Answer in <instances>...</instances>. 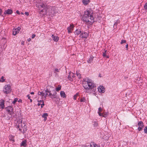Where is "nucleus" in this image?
Returning a JSON list of instances; mask_svg holds the SVG:
<instances>
[{"mask_svg":"<svg viewBox=\"0 0 147 147\" xmlns=\"http://www.w3.org/2000/svg\"><path fill=\"white\" fill-rule=\"evenodd\" d=\"M93 15V11L91 9H87L84 12L82 19V21L87 24H92L94 22Z\"/></svg>","mask_w":147,"mask_h":147,"instance_id":"obj_1","label":"nucleus"},{"mask_svg":"<svg viewBox=\"0 0 147 147\" xmlns=\"http://www.w3.org/2000/svg\"><path fill=\"white\" fill-rule=\"evenodd\" d=\"M16 125L17 128H19V130L23 134L25 133L27 131V126L24 123H22V120H20L18 121Z\"/></svg>","mask_w":147,"mask_h":147,"instance_id":"obj_2","label":"nucleus"},{"mask_svg":"<svg viewBox=\"0 0 147 147\" xmlns=\"http://www.w3.org/2000/svg\"><path fill=\"white\" fill-rule=\"evenodd\" d=\"M45 95L49 96L50 98L52 99L57 98V92L55 90H50L48 89H47L45 90Z\"/></svg>","mask_w":147,"mask_h":147,"instance_id":"obj_3","label":"nucleus"},{"mask_svg":"<svg viewBox=\"0 0 147 147\" xmlns=\"http://www.w3.org/2000/svg\"><path fill=\"white\" fill-rule=\"evenodd\" d=\"M48 14L51 17H53L55 15L58 13V8L55 7H51L49 6Z\"/></svg>","mask_w":147,"mask_h":147,"instance_id":"obj_4","label":"nucleus"},{"mask_svg":"<svg viewBox=\"0 0 147 147\" xmlns=\"http://www.w3.org/2000/svg\"><path fill=\"white\" fill-rule=\"evenodd\" d=\"M83 87L86 90V92L88 93V90H90L93 88L94 90V88L96 87V86L92 82L87 84H84Z\"/></svg>","mask_w":147,"mask_h":147,"instance_id":"obj_5","label":"nucleus"},{"mask_svg":"<svg viewBox=\"0 0 147 147\" xmlns=\"http://www.w3.org/2000/svg\"><path fill=\"white\" fill-rule=\"evenodd\" d=\"M12 90L11 87L9 85H5L3 89V92L5 94L10 93Z\"/></svg>","mask_w":147,"mask_h":147,"instance_id":"obj_6","label":"nucleus"},{"mask_svg":"<svg viewBox=\"0 0 147 147\" xmlns=\"http://www.w3.org/2000/svg\"><path fill=\"white\" fill-rule=\"evenodd\" d=\"M36 2L37 3V6L40 9H41L42 8H43L44 7H45L46 6H47V5L43 3V1H42L41 0H37Z\"/></svg>","mask_w":147,"mask_h":147,"instance_id":"obj_7","label":"nucleus"},{"mask_svg":"<svg viewBox=\"0 0 147 147\" xmlns=\"http://www.w3.org/2000/svg\"><path fill=\"white\" fill-rule=\"evenodd\" d=\"M49 6L47 5L45 7H44L43 9L41 10L39 12L40 14L42 16H44L46 15L47 13V9H48Z\"/></svg>","mask_w":147,"mask_h":147,"instance_id":"obj_8","label":"nucleus"},{"mask_svg":"<svg viewBox=\"0 0 147 147\" xmlns=\"http://www.w3.org/2000/svg\"><path fill=\"white\" fill-rule=\"evenodd\" d=\"M6 111L8 112L9 114L11 115V113H13V109L11 106H8L5 108Z\"/></svg>","mask_w":147,"mask_h":147,"instance_id":"obj_9","label":"nucleus"},{"mask_svg":"<svg viewBox=\"0 0 147 147\" xmlns=\"http://www.w3.org/2000/svg\"><path fill=\"white\" fill-rule=\"evenodd\" d=\"M138 131H141L144 127V125L143 122L142 121H139L138 123Z\"/></svg>","mask_w":147,"mask_h":147,"instance_id":"obj_10","label":"nucleus"},{"mask_svg":"<svg viewBox=\"0 0 147 147\" xmlns=\"http://www.w3.org/2000/svg\"><path fill=\"white\" fill-rule=\"evenodd\" d=\"M74 27V25L73 24H71L69 27L67 28V30L69 33L71 32L72 30H73Z\"/></svg>","mask_w":147,"mask_h":147,"instance_id":"obj_11","label":"nucleus"},{"mask_svg":"<svg viewBox=\"0 0 147 147\" xmlns=\"http://www.w3.org/2000/svg\"><path fill=\"white\" fill-rule=\"evenodd\" d=\"M38 103L37 104V105L38 106H39L41 105V108L43 107V106L45 105V104L44 103V101L43 100H38Z\"/></svg>","mask_w":147,"mask_h":147,"instance_id":"obj_12","label":"nucleus"},{"mask_svg":"<svg viewBox=\"0 0 147 147\" xmlns=\"http://www.w3.org/2000/svg\"><path fill=\"white\" fill-rule=\"evenodd\" d=\"M80 36L82 38H86L88 36V34L87 32H84L83 33H81Z\"/></svg>","mask_w":147,"mask_h":147,"instance_id":"obj_13","label":"nucleus"},{"mask_svg":"<svg viewBox=\"0 0 147 147\" xmlns=\"http://www.w3.org/2000/svg\"><path fill=\"white\" fill-rule=\"evenodd\" d=\"M13 13V11L12 10L9 9H8L7 10H5L4 12V14H11Z\"/></svg>","mask_w":147,"mask_h":147,"instance_id":"obj_14","label":"nucleus"},{"mask_svg":"<svg viewBox=\"0 0 147 147\" xmlns=\"http://www.w3.org/2000/svg\"><path fill=\"white\" fill-rule=\"evenodd\" d=\"M98 91L100 92L103 93L105 92V88L103 86H100L98 88Z\"/></svg>","mask_w":147,"mask_h":147,"instance_id":"obj_15","label":"nucleus"},{"mask_svg":"<svg viewBox=\"0 0 147 147\" xmlns=\"http://www.w3.org/2000/svg\"><path fill=\"white\" fill-rule=\"evenodd\" d=\"M90 147H100L99 144H96L94 142L91 143Z\"/></svg>","mask_w":147,"mask_h":147,"instance_id":"obj_16","label":"nucleus"},{"mask_svg":"<svg viewBox=\"0 0 147 147\" xmlns=\"http://www.w3.org/2000/svg\"><path fill=\"white\" fill-rule=\"evenodd\" d=\"M52 37L54 41L57 42L58 41L59 38L57 36H54L53 35H52Z\"/></svg>","mask_w":147,"mask_h":147,"instance_id":"obj_17","label":"nucleus"},{"mask_svg":"<svg viewBox=\"0 0 147 147\" xmlns=\"http://www.w3.org/2000/svg\"><path fill=\"white\" fill-rule=\"evenodd\" d=\"M84 80L86 82L85 83V84H87L88 83L92 82V80L91 79L88 78H86Z\"/></svg>","mask_w":147,"mask_h":147,"instance_id":"obj_18","label":"nucleus"},{"mask_svg":"<svg viewBox=\"0 0 147 147\" xmlns=\"http://www.w3.org/2000/svg\"><path fill=\"white\" fill-rule=\"evenodd\" d=\"M60 94L61 96L63 97V98H65L66 97V95L65 94V92L63 91H61Z\"/></svg>","mask_w":147,"mask_h":147,"instance_id":"obj_19","label":"nucleus"},{"mask_svg":"<svg viewBox=\"0 0 147 147\" xmlns=\"http://www.w3.org/2000/svg\"><path fill=\"white\" fill-rule=\"evenodd\" d=\"M48 116V114L47 113H45L42 115V117L44 118V121H45L47 120V117Z\"/></svg>","mask_w":147,"mask_h":147,"instance_id":"obj_20","label":"nucleus"},{"mask_svg":"<svg viewBox=\"0 0 147 147\" xmlns=\"http://www.w3.org/2000/svg\"><path fill=\"white\" fill-rule=\"evenodd\" d=\"M19 32L16 28L13 29V35H16Z\"/></svg>","mask_w":147,"mask_h":147,"instance_id":"obj_21","label":"nucleus"},{"mask_svg":"<svg viewBox=\"0 0 147 147\" xmlns=\"http://www.w3.org/2000/svg\"><path fill=\"white\" fill-rule=\"evenodd\" d=\"M74 33L75 34H76L78 35L80 34H81V32L80 29H78L76 30Z\"/></svg>","mask_w":147,"mask_h":147,"instance_id":"obj_22","label":"nucleus"},{"mask_svg":"<svg viewBox=\"0 0 147 147\" xmlns=\"http://www.w3.org/2000/svg\"><path fill=\"white\" fill-rule=\"evenodd\" d=\"M90 2L89 0H83L82 3L84 5H86L88 4Z\"/></svg>","mask_w":147,"mask_h":147,"instance_id":"obj_23","label":"nucleus"},{"mask_svg":"<svg viewBox=\"0 0 147 147\" xmlns=\"http://www.w3.org/2000/svg\"><path fill=\"white\" fill-rule=\"evenodd\" d=\"M26 145V141H23L22 142L21 144H20L21 146H24L25 147Z\"/></svg>","mask_w":147,"mask_h":147,"instance_id":"obj_24","label":"nucleus"},{"mask_svg":"<svg viewBox=\"0 0 147 147\" xmlns=\"http://www.w3.org/2000/svg\"><path fill=\"white\" fill-rule=\"evenodd\" d=\"M104 52H103V57H106L107 58H109V57L106 54V51H107V50H106L105 49H104Z\"/></svg>","mask_w":147,"mask_h":147,"instance_id":"obj_25","label":"nucleus"},{"mask_svg":"<svg viewBox=\"0 0 147 147\" xmlns=\"http://www.w3.org/2000/svg\"><path fill=\"white\" fill-rule=\"evenodd\" d=\"M38 94L39 95L41 96L42 97H43L45 95V93L43 92L39 91L38 92Z\"/></svg>","mask_w":147,"mask_h":147,"instance_id":"obj_26","label":"nucleus"},{"mask_svg":"<svg viewBox=\"0 0 147 147\" xmlns=\"http://www.w3.org/2000/svg\"><path fill=\"white\" fill-rule=\"evenodd\" d=\"M9 139L10 140L13 141V142L14 141V136L11 135L9 136Z\"/></svg>","mask_w":147,"mask_h":147,"instance_id":"obj_27","label":"nucleus"},{"mask_svg":"<svg viewBox=\"0 0 147 147\" xmlns=\"http://www.w3.org/2000/svg\"><path fill=\"white\" fill-rule=\"evenodd\" d=\"M93 57H90L89 59V60L87 61V62L89 63H91L93 61Z\"/></svg>","mask_w":147,"mask_h":147,"instance_id":"obj_28","label":"nucleus"},{"mask_svg":"<svg viewBox=\"0 0 147 147\" xmlns=\"http://www.w3.org/2000/svg\"><path fill=\"white\" fill-rule=\"evenodd\" d=\"M71 75V72H69V75L68 76V79L71 81H72L73 80V79L71 78L70 76Z\"/></svg>","mask_w":147,"mask_h":147,"instance_id":"obj_29","label":"nucleus"},{"mask_svg":"<svg viewBox=\"0 0 147 147\" xmlns=\"http://www.w3.org/2000/svg\"><path fill=\"white\" fill-rule=\"evenodd\" d=\"M76 74L79 79L81 78V74L78 71H76Z\"/></svg>","mask_w":147,"mask_h":147,"instance_id":"obj_30","label":"nucleus"},{"mask_svg":"<svg viewBox=\"0 0 147 147\" xmlns=\"http://www.w3.org/2000/svg\"><path fill=\"white\" fill-rule=\"evenodd\" d=\"M93 125L94 127H97L98 126V123L96 121L93 122Z\"/></svg>","mask_w":147,"mask_h":147,"instance_id":"obj_31","label":"nucleus"},{"mask_svg":"<svg viewBox=\"0 0 147 147\" xmlns=\"http://www.w3.org/2000/svg\"><path fill=\"white\" fill-rule=\"evenodd\" d=\"M58 87L56 88V90L57 91H58L59 90H60L61 88V86L60 85H58Z\"/></svg>","mask_w":147,"mask_h":147,"instance_id":"obj_32","label":"nucleus"},{"mask_svg":"<svg viewBox=\"0 0 147 147\" xmlns=\"http://www.w3.org/2000/svg\"><path fill=\"white\" fill-rule=\"evenodd\" d=\"M59 69L57 68H56L55 69L54 71V73L56 74V75H57V73L59 72Z\"/></svg>","mask_w":147,"mask_h":147,"instance_id":"obj_33","label":"nucleus"},{"mask_svg":"<svg viewBox=\"0 0 147 147\" xmlns=\"http://www.w3.org/2000/svg\"><path fill=\"white\" fill-rule=\"evenodd\" d=\"M86 100L84 97H83L81 98L80 100V102H84L86 101Z\"/></svg>","mask_w":147,"mask_h":147,"instance_id":"obj_34","label":"nucleus"},{"mask_svg":"<svg viewBox=\"0 0 147 147\" xmlns=\"http://www.w3.org/2000/svg\"><path fill=\"white\" fill-rule=\"evenodd\" d=\"M5 105L3 104L0 103V108H1L2 109H3L4 108Z\"/></svg>","mask_w":147,"mask_h":147,"instance_id":"obj_35","label":"nucleus"},{"mask_svg":"<svg viewBox=\"0 0 147 147\" xmlns=\"http://www.w3.org/2000/svg\"><path fill=\"white\" fill-rule=\"evenodd\" d=\"M5 81V80L4 79V77L3 76H2L1 78H0V81L2 82H3Z\"/></svg>","mask_w":147,"mask_h":147,"instance_id":"obj_36","label":"nucleus"},{"mask_svg":"<svg viewBox=\"0 0 147 147\" xmlns=\"http://www.w3.org/2000/svg\"><path fill=\"white\" fill-rule=\"evenodd\" d=\"M18 100V98H15L13 101L12 102V103L13 104H15Z\"/></svg>","mask_w":147,"mask_h":147,"instance_id":"obj_37","label":"nucleus"},{"mask_svg":"<svg viewBox=\"0 0 147 147\" xmlns=\"http://www.w3.org/2000/svg\"><path fill=\"white\" fill-rule=\"evenodd\" d=\"M79 95L78 93H77L74 96V100H76V99L77 97V96H78Z\"/></svg>","mask_w":147,"mask_h":147,"instance_id":"obj_38","label":"nucleus"},{"mask_svg":"<svg viewBox=\"0 0 147 147\" xmlns=\"http://www.w3.org/2000/svg\"><path fill=\"white\" fill-rule=\"evenodd\" d=\"M120 21L119 20H117V21L114 24V26H117V25L118 24V23H119Z\"/></svg>","mask_w":147,"mask_h":147,"instance_id":"obj_39","label":"nucleus"},{"mask_svg":"<svg viewBox=\"0 0 147 147\" xmlns=\"http://www.w3.org/2000/svg\"><path fill=\"white\" fill-rule=\"evenodd\" d=\"M126 42V41L125 40L123 39L121 40V44H122L123 43H125Z\"/></svg>","mask_w":147,"mask_h":147,"instance_id":"obj_40","label":"nucleus"},{"mask_svg":"<svg viewBox=\"0 0 147 147\" xmlns=\"http://www.w3.org/2000/svg\"><path fill=\"white\" fill-rule=\"evenodd\" d=\"M107 113H105L102 114V116L105 117H106L107 115Z\"/></svg>","mask_w":147,"mask_h":147,"instance_id":"obj_41","label":"nucleus"},{"mask_svg":"<svg viewBox=\"0 0 147 147\" xmlns=\"http://www.w3.org/2000/svg\"><path fill=\"white\" fill-rule=\"evenodd\" d=\"M145 133L147 134V126L145 127L144 129Z\"/></svg>","mask_w":147,"mask_h":147,"instance_id":"obj_42","label":"nucleus"},{"mask_svg":"<svg viewBox=\"0 0 147 147\" xmlns=\"http://www.w3.org/2000/svg\"><path fill=\"white\" fill-rule=\"evenodd\" d=\"M144 8L145 9H147V3L145 4L144 5Z\"/></svg>","mask_w":147,"mask_h":147,"instance_id":"obj_43","label":"nucleus"},{"mask_svg":"<svg viewBox=\"0 0 147 147\" xmlns=\"http://www.w3.org/2000/svg\"><path fill=\"white\" fill-rule=\"evenodd\" d=\"M16 29L19 32L21 29V28L20 27H18Z\"/></svg>","mask_w":147,"mask_h":147,"instance_id":"obj_44","label":"nucleus"},{"mask_svg":"<svg viewBox=\"0 0 147 147\" xmlns=\"http://www.w3.org/2000/svg\"><path fill=\"white\" fill-rule=\"evenodd\" d=\"M126 50H128V45L127 44L125 45Z\"/></svg>","mask_w":147,"mask_h":147,"instance_id":"obj_45","label":"nucleus"},{"mask_svg":"<svg viewBox=\"0 0 147 147\" xmlns=\"http://www.w3.org/2000/svg\"><path fill=\"white\" fill-rule=\"evenodd\" d=\"M1 103H2V104H4V102H5V100L2 99H1Z\"/></svg>","mask_w":147,"mask_h":147,"instance_id":"obj_46","label":"nucleus"},{"mask_svg":"<svg viewBox=\"0 0 147 147\" xmlns=\"http://www.w3.org/2000/svg\"><path fill=\"white\" fill-rule=\"evenodd\" d=\"M98 113L100 116H101L102 115V114L100 113V112L98 111Z\"/></svg>","mask_w":147,"mask_h":147,"instance_id":"obj_47","label":"nucleus"},{"mask_svg":"<svg viewBox=\"0 0 147 147\" xmlns=\"http://www.w3.org/2000/svg\"><path fill=\"white\" fill-rule=\"evenodd\" d=\"M25 14L27 16H28L29 15V13L28 12H25Z\"/></svg>","mask_w":147,"mask_h":147,"instance_id":"obj_48","label":"nucleus"},{"mask_svg":"<svg viewBox=\"0 0 147 147\" xmlns=\"http://www.w3.org/2000/svg\"><path fill=\"white\" fill-rule=\"evenodd\" d=\"M98 111H99V112H100L102 111V109L101 107H99V108H98Z\"/></svg>","mask_w":147,"mask_h":147,"instance_id":"obj_49","label":"nucleus"},{"mask_svg":"<svg viewBox=\"0 0 147 147\" xmlns=\"http://www.w3.org/2000/svg\"><path fill=\"white\" fill-rule=\"evenodd\" d=\"M35 36H36V35H35V34H33L32 35V38H34L35 37Z\"/></svg>","mask_w":147,"mask_h":147,"instance_id":"obj_50","label":"nucleus"},{"mask_svg":"<svg viewBox=\"0 0 147 147\" xmlns=\"http://www.w3.org/2000/svg\"><path fill=\"white\" fill-rule=\"evenodd\" d=\"M27 97H28V99H30V96L29 95H27Z\"/></svg>","mask_w":147,"mask_h":147,"instance_id":"obj_51","label":"nucleus"},{"mask_svg":"<svg viewBox=\"0 0 147 147\" xmlns=\"http://www.w3.org/2000/svg\"><path fill=\"white\" fill-rule=\"evenodd\" d=\"M16 12L18 14H20V12L18 10H17V11H16Z\"/></svg>","mask_w":147,"mask_h":147,"instance_id":"obj_52","label":"nucleus"},{"mask_svg":"<svg viewBox=\"0 0 147 147\" xmlns=\"http://www.w3.org/2000/svg\"><path fill=\"white\" fill-rule=\"evenodd\" d=\"M2 10L1 9H0V15L2 14Z\"/></svg>","mask_w":147,"mask_h":147,"instance_id":"obj_53","label":"nucleus"},{"mask_svg":"<svg viewBox=\"0 0 147 147\" xmlns=\"http://www.w3.org/2000/svg\"><path fill=\"white\" fill-rule=\"evenodd\" d=\"M30 94H34V92H30Z\"/></svg>","mask_w":147,"mask_h":147,"instance_id":"obj_54","label":"nucleus"},{"mask_svg":"<svg viewBox=\"0 0 147 147\" xmlns=\"http://www.w3.org/2000/svg\"><path fill=\"white\" fill-rule=\"evenodd\" d=\"M31 39L30 38H29L28 39V42H29L31 40Z\"/></svg>","mask_w":147,"mask_h":147,"instance_id":"obj_55","label":"nucleus"},{"mask_svg":"<svg viewBox=\"0 0 147 147\" xmlns=\"http://www.w3.org/2000/svg\"><path fill=\"white\" fill-rule=\"evenodd\" d=\"M98 76L100 77H101V74H100L99 75V76Z\"/></svg>","mask_w":147,"mask_h":147,"instance_id":"obj_56","label":"nucleus"},{"mask_svg":"<svg viewBox=\"0 0 147 147\" xmlns=\"http://www.w3.org/2000/svg\"><path fill=\"white\" fill-rule=\"evenodd\" d=\"M72 76L73 78H74V77H75V76H74V74H73Z\"/></svg>","mask_w":147,"mask_h":147,"instance_id":"obj_57","label":"nucleus"},{"mask_svg":"<svg viewBox=\"0 0 147 147\" xmlns=\"http://www.w3.org/2000/svg\"><path fill=\"white\" fill-rule=\"evenodd\" d=\"M30 102H32V99H30Z\"/></svg>","mask_w":147,"mask_h":147,"instance_id":"obj_58","label":"nucleus"},{"mask_svg":"<svg viewBox=\"0 0 147 147\" xmlns=\"http://www.w3.org/2000/svg\"><path fill=\"white\" fill-rule=\"evenodd\" d=\"M44 96V98H46L47 96L45 95V94Z\"/></svg>","mask_w":147,"mask_h":147,"instance_id":"obj_59","label":"nucleus"},{"mask_svg":"<svg viewBox=\"0 0 147 147\" xmlns=\"http://www.w3.org/2000/svg\"><path fill=\"white\" fill-rule=\"evenodd\" d=\"M22 100H20L19 101V102H22Z\"/></svg>","mask_w":147,"mask_h":147,"instance_id":"obj_60","label":"nucleus"},{"mask_svg":"<svg viewBox=\"0 0 147 147\" xmlns=\"http://www.w3.org/2000/svg\"><path fill=\"white\" fill-rule=\"evenodd\" d=\"M21 14H22V15H23V14H24L23 13H22V12H21Z\"/></svg>","mask_w":147,"mask_h":147,"instance_id":"obj_61","label":"nucleus"}]
</instances>
